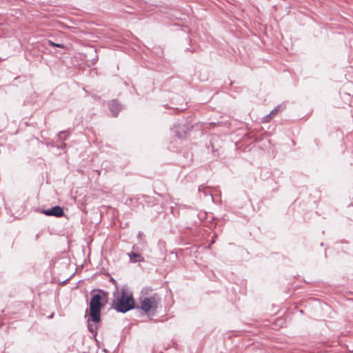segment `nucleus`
<instances>
[{
    "mask_svg": "<svg viewBox=\"0 0 353 353\" xmlns=\"http://www.w3.org/2000/svg\"><path fill=\"white\" fill-rule=\"evenodd\" d=\"M39 237V234L36 235V239H37Z\"/></svg>",
    "mask_w": 353,
    "mask_h": 353,
    "instance_id": "obj_15",
    "label": "nucleus"
},
{
    "mask_svg": "<svg viewBox=\"0 0 353 353\" xmlns=\"http://www.w3.org/2000/svg\"><path fill=\"white\" fill-rule=\"evenodd\" d=\"M61 144L58 145L59 148H61V149H63L66 147V143L63 142V141H60Z\"/></svg>",
    "mask_w": 353,
    "mask_h": 353,
    "instance_id": "obj_12",
    "label": "nucleus"
},
{
    "mask_svg": "<svg viewBox=\"0 0 353 353\" xmlns=\"http://www.w3.org/2000/svg\"><path fill=\"white\" fill-rule=\"evenodd\" d=\"M90 301V319L95 324L101 321V311L108 303V292L103 290H92Z\"/></svg>",
    "mask_w": 353,
    "mask_h": 353,
    "instance_id": "obj_1",
    "label": "nucleus"
},
{
    "mask_svg": "<svg viewBox=\"0 0 353 353\" xmlns=\"http://www.w3.org/2000/svg\"><path fill=\"white\" fill-rule=\"evenodd\" d=\"M172 130L174 131V133L178 138L182 139L186 137L188 127L185 125L178 123L174 124Z\"/></svg>",
    "mask_w": 353,
    "mask_h": 353,
    "instance_id": "obj_5",
    "label": "nucleus"
},
{
    "mask_svg": "<svg viewBox=\"0 0 353 353\" xmlns=\"http://www.w3.org/2000/svg\"><path fill=\"white\" fill-rule=\"evenodd\" d=\"M129 257L132 263L140 262L144 260V258L140 254L136 252L129 254Z\"/></svg>",
    "mask_w": 353,
    "mask_h": 353,
    "instance_id": "obj_8",
    "label": "nucleus"
},
{
    "mask_svg": "<svg viewBox=\"0 0 353 353\" xmlns=\"http://www.w3.org/2000/svg\"><path fill=\"white\" fill-rule=\"evenodd\" d=\"M113 297L112 307L117 312L125 313L135 308L132 293L128 292L127 289L123 288L120 293L119 288L116 287V290L113 292Z\"/></svg>",
    "mask_w": 353,
    "mask_h": 353,
    "instance_id": "obj_2",
    "label": "nucleus"
},
{
    "mask_svg": "<svg viewBox=\"0 0 353 353\" xmlns=\"http://www.w3.org/2000/svg\"><path fill=\"white\" fill-rule=\"evenodd\" d=\"M72 132V129L61 131L57 134V138L59 141H65Z\"/></svg>",
    "mask_w": 353,
    "mask_h": 353,
    "instance_id": "obj_7",
    "label": "nucleus"
},
{
    "mask_svg": "<svg viewBox=\"0 0 353 353\" xmlns=\"http://www.w3.org/2000/svg\"><path fill=\"white\" fill-rule=\"evenodd\" d=\"M160 299L157 294L145 297L141 301L140 308L145 312H149L150 311L155 312L158 308V304Z\"/></svg>",
    "mask_w": 353,
    "mask_h": 353,
    "instance_id": "obj_3",
    "label": "nucleus"
},
{
    "mask_svg": "<svg viewBox=\"0 0 353 353\" xmlns=\"http://www.w3.org/2000/svg\"><path fill=\"white\" fill-rule=\"evenodd\" d=\"M48 43L52 46V47H57V48H61V49H64L65 50L67 48L66 46L63 44V43H54L51 40H48Z\"/></svg>",
    "mask_w": 353,
    "mask_h": 353,
    "instance_id": "obj_9",
    "label": "nucleus"
},
{
    "mask_svg": "<svg viewBox=\"0 0 353 353\" xmlns=\"http://www.w3.org/2000/svg\"><path fill=\"white\" fill-rule=\"evenodd\" d=\"M279 108V106H278V107L275 108L274 109H273L270 112V114L266 116L267 119H271L272 118V117L274 116L277 113Z\"/></svg>",
    "mask_w": 353,
    "mask_h": 353,
    "instance_id": "obj_11",
    "label": "nucleus"
},
{
    "mask_svg": "<svg viewBox=\"0 0 353 353\" xmlns=\"http://www.w3.org/2000/svg\"><path fill=\"white\" fill-rule=\"evenodd\" d=\"M201 186L199 188V191H201Z\"/></svg>",
    "mask_w": 353,
    "mask_h": 353,
    "instance_id": "obj_16",
    "label": "nucleus"
},
{
    "mask_svg": "<svg viewBox=\"0 0 353 353\" xmlns=\"http://www.w3.org/2000/svg\"><path fill=\"white\" fill-rule=\"evenodd\" d=\"M108 107L111 114L115 117L118 116L119 112L122 109L121 105L116 99L110 101L108 103Z\"/></svg>",
    "mask_w": 353,
    "mask_h": 353,
    "instance_id": "obj_6",
    "label": "nucleus"
},
{
    "mask_svg": "<svg viewBox=\"0 0 353 353\" xmlns=\"http://www.w3.org/2000/svg\"><path fill=\"white\" fill-rule=\"evenodd\" d=\"M88 330L94 336H96L97 334L98 325H92L88 324Z\"/></svg>",
    "mask_w": 353,
    "mask_h": 353,
    "instance_id": "obj_10",
    "label": "nucleus"
},
{
    "mask_svg": "<svg viewBox=\"0 0 353 353\" xmlns=\"http://www.w3.org/2000/svg\"><path fill=\"white\" fill-rule=\"evenodd\" d=\"M110 281L114 285L115 288L118 287L117 282L115 279H114L113 278H111Z\"/></svg>",
    "mask_w": 353,
    "mask_h": 353,
    "instance_id": "obj_13",
    "label": "nucleus"
},
{
    "mask_svg": "<svg viewBox=\"0 0 353 353\" xmlns=\"http://www.w3.org/2000/svg\"><path fill=\"white\" fill-rule=\"evenodd\" d=\"M42 213L46 216L57 218L62 217L64 215L63 209L59 205L54 206L50 209L43 210Z\"/></svg>",
    "mask_w": 353,
    "mask_h": 353,
    "instance_id": "obj_4",
    "label": "nucleus"
},
{
    "mask_svg": "<svg viewBox=\"0 0 353 353\" xmlns=\"http://www.w3.org/2000/svg\"><path fill=\"white\" fill-rule=\"evenodd\" d=\"M143 235V233L141 232H139L138 234V237H141Z\"/></svg>",
    "mask_w": 353,
    "mask_h": 353,
    "instance_id": "obj_14",
    "label": "nucleus"
},
{
    "mask_svg": "<svg viewBox=\"0 0 353 353\" xmlns=\"http://www.w3.org/2000/svg\"><path fill=\"white\" fill-rule=\"evenodd\" d=\"M98 59V57L96 56V59H94V60H97Z\"/></svg>",
    "mask_w": 353,
    "mask_h": 353,
    "instance_id": "obj_17",
    "label": "nucleus"
}]
</instances>
